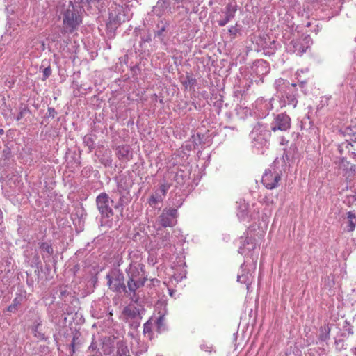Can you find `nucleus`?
I'll use <instances>...</instances> for the list:
<instances>
[{
    "label": "nucleus",
    "instance_id": "nucleus-1",
    "mask_svg": "<svg viewBox=\"0 0 356 356\" xmlns=\"http://www.w3.org/2000/svg\"><path fill=\"white\" fill-rule=\"evenodd\" d=\"M82 7L78 1L70 0L67 4L64 3L58 8L60 17L63 19L61 33H72L77 30L82 23L81 13Z\"/></svg>",
    "mask_w": 356,
    "mask_h": 356
},
{
    "label": "nucleus",
    "instance_id": "nucleus-2",
    "mask_svg": "<svg viewBox=\"0 0 356 356\" xmlns=\"http://www.w3.org/2000/svg\"><path fill=\"white\" fill-rule=\"evenodd\" d=\"M274 86L277 93L279 94L281 107L289 105L294 108L298 103L296 84L290 83L288 81L280 78L275 80Z\"/></svg>",
    "mask_w": 356,
    "mask_h": 356
},
{
    "label": "nucleus",
    "instance_id": "nucleus-3",
    "mask_svg": "<svg viewBox=\"0 0 356 356\" xmlns=\"http://www.w3.org/2000/svg\"><path fill=\"white\" fill-rule=\"evenodd\" d=\"M132 14L128 6H123L113 3L108 8V19L106 23V29L111 33H113L123 22L129 21Z\"/></svg>",
    "mask_w": 356,
    "mask_h": 356
},
{
    "label": "nucleus",
    "instance_id": "nucleus-4",
    "mask_svg": "<svg viewBox=\"0 0 356 356\" xmlns=\"http://www.w3.org/2000/svg\"><path fill=\"white\" fill-rule=\"evenodd\" d=\"M107 284L108 288L116 293H127L123 273L118 268L111 270L107 275Z\"/></svg>",
    "mask_w": 356,
    "mask_h": 356
},
{
    "label": "nucleus",
    "instance_id": "nucleus-5",
    "mask_svg": "<svg viewBox=\"0 0 356 356\" xmlns=\"http://www.w3.org/2000/svg\"><path fill=\"white\" fill-rule=\"evenodd\" d=\"M250 138L253 140L254 145L257 144L266 145L271 136V131L268 129L266 124L257 122L251 131Z\"/></svg>",
    "mask_w": 356,
    "mask_h": 356
},
{
    "label": "nucleus",
    "instance_id": "nucleus-6",
    "mask_svg": "<svg viewBox=\"0 0 356 356\" xmlns=\"http://www.w3.org/2000/svg\"><path fill=\"white\" fill-rule=\"evenodd\" d=\"M282 172L277 170L274 166L266 170L262 176L261 182L268 189H274L278 186V183L281 180Z\"/></svg>",
    "mask_w": 356,
    "mask_h": 356
},
{
    "label": "nucleus",
    "instance_id": "nucleus-7",
    "mask_svg": "<svg viewBox=\"0 0 356 356\" xmlns=\"http://www.w3.org/2000/svg\"><path fill=\"white\" fill-rule=\"evenodd\" d=\"M110 198L107 193H101L96 197V205L102 219L111 218L114 213L109 204Z\"/></svg>",
    "mask_w": 356,
    "mask_h": 356
},
{
    "label": "nucleus",
    "instance_id": "nucleus-8",
    "mask_svg": "<svg viewBox=\"0 0 356 356\" xmlns=\"http://www.w3.org/2000/svg\"><path fill=\"white\" fill-rule=\"evenodd\" d=\"M117 197H118V200L114 205V208L115 209H120L121 212H122L124 207L127 205L131 200L129 191L124 188L122 185H118L117 190L113 191V195H112L113 198L111 200V202L113 203V198Z\"/></svg>",
    "mask_w": 356,
    "mask_h": 356
},
{
    "label": "nucleus",
    "instance_id": "nucleus-9",
    "mask_svg": "<svg viewBox=\"0 0 356 356\" xmlns=\"http://www.w3.org/2000/svg\"><path fill=\"white\" fill-rule=\"evenodd\" d=\"M338 168L341 170L342 176L346 182H351L356 176V165L351 163L344 157L339 160Z\"/></svg>",
    "mask_w": 356,
    "mask_h": 356
},
{
    "label": "nucleus",
    "instance_id": "nucleus-10",
    "mask_svg": "<svg viewBox=\"0 0 356 356\" xmlns=\"http://www.w3.org/2000/svg\"><path fill=\"white\" fill-rule=\"evenodd\" d=\"M291 127V118L286 113H280L275 116L270 124L271 131H286Z\"/></svg>",
    "mask_w": 356,
    "mask_h": 356
},
{
    "label": "nucleus",
    "instance_id": "nucleus-11",
    "mask_svg": "<svg viewBox=\"0 0 356 356\" xmlns=\"http://www.w3.org/2000/svg\"><path fill=\"white\" fill-rule=\"evenodd\" d=\"M177 210L176 209H164L159 216V222L163 227H173L177 223Z\"/></svg>",
    "mask_w": 356,
    "mask_h": 356
},
{
    "label": "nucleus",
    "instance_id": "nucleus-12",
    "mask_svg": "<svg viewBox=\"0 0 356 356\" xmlns=\"http://www.w3.org/2000/svg\"><path fill=\"white\" fill-rule=\"evenodd\" d=\"M144 269L145 266L143 264H130L126 269L128 280H131V282H133L135 280L147 278Z\"/></svg>",
    "mask_w": 356,
    "mask_h": 356
},
{
    "label": "nucleus",
    "instance_id": "nucleus-13",
    "mask_svg": "<svg viewBox=\"0 0 356 356\" xmlns=\"http://www.w3.org/2000/svg\"><path fill=\"white\" fill-rule=\"evenodd\" d=\"M238 10V6L236 2H231L227 4L223 13L225 17L217 21L218 24L220 26H225L235 16V14Z\"/></svg>",
    "mask_w": 356,
    "mask_h": 356
},
{
    "label": "nucleus",
    "instance_id": "nucleus-14",
    "mask_svg": "<svg viewBox=\"0 0 356 356\" xmlns=\"http://www.w3.org/2000/svg\"><path fill=\"white\" fill-rule=\"evenodd\" d=\"M237 204V216L241 221L248 220L251 218V213L249 209L248 204L243 200L236 202Z\"/></svg>",
    "mask_w": 356,
    "mask_h": 356
},
{
    "label": "nucleus",
    "instance_id": "nucleus-15",
    "mask_svg": "<svg viewBox=\"0 0 356 356\" xmlns=\"http://www.w3.org/2000/svg\"><path fill=\"white\" fill-rule=\"evenodd\" d=\"M104 1L105 0H78V2L83 8L86 7L88 10L90 9L98 11H101L104 7Z\"/></svg>",
    "mask_w": 356,
    "mask_h": 356
},
{
    "label": "nucleus",
    "instance_id": "nucleus-16",
    "mask_svg": "<svg viewBox=\"0 0 356 356\" xmlns=\"http://www.w3.org/2000/svg\"><path fill=\"white\" fill-rule=\"evenodd\" d=\"M115 154L120 160L130 161L133 157L131 149L129 145H119L115 148Z\"/></svg>",
    "mask_w": 356,
    "mask_h": 356
},
{
    "label": "nucleus",
    "instance_id": "nucleus-17",
    "mask_svg": "<svg viewBox=\"0 0 356 356\" xmlns=\"http://www.w3.org/2000/svg\"><path fill=\"white\" fill-rule=\"evenodd\" d=\"M170 22L165 18H161L156 25V29L154 30L155 36L159 38L161 40L164 39Z\"/></svg>",
    "mask_w": 356,
    "mask_h": 356
},
{
    "label": "nucleus",
    "instance_id": "nucleus-18",
    "mask_svg": "<svg viewBox=\"0 0 356 356\" xmlns=\"http://www.w3.org/2000/svg\"><path fill=\"white\" fill-rule=\"evenodd\" d=\"M168 8L170 9L169 0H158L156 4L153 7V12L161 17Z\"/></svg>",
    "mask_w": 356,
    "mask_h": 356
},
{
    "label": "nucleus",
    "instance_id": "nucleus-19",
    "mask_svg": "<svg viewBox=\"0 0 356 356\" xmlns=\"http://www.w3.org/2000/svg\"><path fill=\"white\" fill-rule=\"evenodd\" d=\"M26 300V291H21L19 293L17 294L16 297L14 298L13 301V304H11L8 308V312H10L12 309L18 310L20 309V305L24 303Z\"/></svg>",
    "mask_w": 356,
    "mask_h": 356
},
{
    "label": "nucleus",
    "instance_id": "nucleus-20",
    "mask_svg": "<svg viewBox=\"0 0 356 356\" xmlns=\"http://www.w3.org/2000/svg\"><path fill=\"white\" fill-rule=\"evenodd\" d=\"M147 280V278L135 280L133 282L128 280L127 286V291H129L130 293H133V296H135L136 290L143 286Z\"/></svg>",
    "mask_w": 356,
    "mask_h": 356
},
{
    "label": "nucleus",
    "instance_id": "nucleus-21",
    "mask_svg": "<svg viewBox=\"0 0 356 356\" xmlns=\"http://www.w3.org/2000/svg\"><path fill=\"white\" fill-rule=\"evenodd\" d=\"M346 232H352L356 227V214L355 211H350L347 213Z\"/></svg>",
    "mask_w": 356,
    "mask_h": 356
},
{
    "label": "nucleus",
    "instance_id": "nucleus-22",
    "mask_svg": "<svg viewBox=\"0 0 356 356\" xmlns=\"http://www.w3.org/2000/svg\"><path fill=\"white\" fill-rule=\"evenodd\" d=\"M39 248L42 251V257L49 258L54 253V250L51 243L47 242H42L39 243Z\"/></svg>",
    "mask_w": 356,
    "mask_h": 356
},
{
    "label": "nucleus",
    "instance_id": "nucleus-23",
    "mask_svg": "<svg viewBox=\"0 0 356 356\" xmlns=\"http://www.w3.org/2000/svg\"><path fill=\"white\" fill-rule=\"evenodd\" d=\"M7 5L6 6V11L7 15L10 19H12V16L17 13L19 6L16 3L17 0H6Z\"/></svg>",
    "mask_w": 356,
    "mask_h": 356
},
{
    "label": "nucleus",
    "instance_id": "nucleus-24",
    "mask_svg": "<svg viewBox=\"0 0 356 356\" xmlns=\"http://www.w3.org/2000/svg\"><path fill=\"white\" fill-rule=\"evenodd\" d=\"M86 356H102L99 344L92 339L90 345L86 350Z\"/></svg>",
    "mask_w": 356,
    "mask_h": 356
},
{
    "label": "nucleus",
    "instance_id": "nucleus-25",
    "mask_svg": "<svg viewBox=\"0 0 356 356\" xmlns=\"http://www.w3.org/2000/svg\"><path fill=\"white\" fill-rule=\"evenodd\" d=\"M256 248V244L252 241L251 238H246L244 241V243L243 244V246H241L239 248V252L241 254L245 253V250L250 252L252 250H254Z\"/></svg>",
    "mask_w": 356,
    "mask_h": 356
},
{
    "label": "nucleus",
    "instance_id": "nucleus-26",
    "mask_svg": "<svg viewBox=\"0 0 356 356\" xmlns=\"http://www.w3.org/2000/svg\"><path fill=\"white\" fill-rule=\"evenodd\" d=\"M115 356H130L129 349L123 341H118L117 343V353Z\"/></svg>",
    "mask_w": 356,
    "mask_h": 356
},
{
    "label": "nucleus",
    "instance_id": "nucleus-27",
    "mask_svg": "<svg viewBox=\"0 0 356 356\" xmlns=\"http://www.w3.org/2000/svg\"><path fill=\"white\" fill-rule=\"evenodd\" d=\"M99 161L105 167H110L112 164L111 152L106 150L104 154L99 158Z\"/></svg>",
    "mask_w": 356,
    "mask_h": 356
},
{
    "label": "nucleus",
    "instance_id": "nucleus-28",
    "mask_svg": "<svg viewBox=\"0 0 356 356\" xmlns=\"http://www.w3.org/2000/svg\"><path fill=\"white\" fill-rule=\"evenodd\" d=\"M165 318L164 316H160L159 318H153V325H155L159 332H162L165 330V325L164 323Z\"/></svg>",
    "mask_w": 356,
    "mask_h": 356
},
{
    "label": "nucleus",
    "instance_id": "nucleus-29",
    "mask_svg": "<svg viewBox=\"0 0 356 356\" xmlns=\"http://www.w3.org/2000/svg\"><path fill=\"white\" fill-rule=\"evenodd\" d=\"M31 113L30 109L26 106H22L19 108V112L16 117V120L19 121L20 120L30 115Z\"/></svg>",
    "mask_w": 356,
    "mask_h": 356
},
{
    "label": "nucleus",
    "instance_id": "nucleus-30",
    "mask_svg": "<svg viewBox=\"0 0 356 356\" xmlns=\"http://www.w3.org/2000/svg\"><path fill=\"white\" fill-rule=\"evenodd\" d=\"M293 47L295 49L294 51H297V54H299L301 55V54H304L305 52H306L307 49L308 48V46L305 47L301 43H300L298 42H294Z\"/></svg>",
    "mask_w": 356,
    "mask_h": 356
},
{
    "label": "nucleus",
    "instance_id": "nucleus-31",
    "mask_svg": "<svg viewBox=\"0 0 356 356\" xmlns=\"http://www.w3.org/2000/svg\"><path fill=\"white\" fill-rule=\"evenodd\" d=\"M163 200L161 195L156 193L154 195H152L149 198L148 202L151 206H155L158 202H160Z\"/></svg>",
    "mask_w": 356,
    "mask_h": 356
},
{
    "label": "nucleus",
    "instance_id": "nucleus-32",
    "mask_svg": "<svg viewBox=\"0 0 356 356\" xmlns=\"http://www.w3.org/2000/svg\"><path fill=\"white\" fill-rule=\"evenodd\" d=\"M170 234L168 233L165 234V235L162 236L161 238H160L161 241L158 243V245L160 248L167 246L168 245L170 244Z\"/></svg>",
    "mask_w": 356,
    "mask_h": 356
},
{
    "label": "nucleus",
    "instance_id": "nucleus-33",
    "mask_svg": "<svg viewBox=\"0 0 356 356\" xmlns=\"http://www.w3.org/2000/svg\"><path fill=\"white\" fill-rule=\"evenodd\" d=\"M51 74V69L50 66L46 67L42 71V81L47 79Z\"/></svg>",
    "mask_w": 356,
    "mask_h": 356
},
{
    "label": "nucleus",
    "instance_id": "nucleus-34",
    "mask_svg": "<svg viewBox=\"0 0 356 356\" xmlns=\"http://www.w3.org/2000/svg\"><path fill=\"white\" fill-rule=\"evenodd\" d=\"M238 282L245 284L247 285L250 283V279L247 275H238L237 277Z\"/></svg>",
    "mask_w": 356,
    "mask_h": 356
},
{
    "label": "nucleus",
    "instance_id": "nucleus-35",
    "mask_svg": "<svg viewBox=\"0 0 356 356\" xmlns=\"http://www.w3.org/2000/svg\"><path fill=\"white\" fill-rule=\"evenodd\" d=\"M113 350V346L108 347L106 345H103L102 346V355L104 356H108Z\"/></svg>",
    "mask_w": 356,
    "mask_h": 356
},
{
    "label": "nucleus",
    "instance_id": "nucleus-36",
    "mask_svg": "<svg viewBox=\"0 0 356 356\" xmlns=\"http://www.w3.org/2000/svg\"><path fill=\"white\" fill-rule=\"evenodd\" d=\"M239 29H238V24L236 23L234 26H232L229 29V33L234 35V37L236 35V34L238 33Z\"/></svg>",
    "mask_w": 356,
    "mask_h": 356
},
{
    "label": "nucleus",
    "instance_id": "nucleus-37",
    "mask_svg": "<svg viewBox=\"0 0 356 356\" xmlns=\"http://www.w3.org/2000/svg\"><path fill=\"white\" fill-rule=\"evenodd\" d=\"M151 40H152V38H151V35L149 33L141 36L140 41V46L144 43L149 42Z\"/></svg>",
    "mask_w": 356,
    "mask_h": 356
},
{
    "label": "nucleus",
    "instance_id": "nucleus-38",
    "mask_svg": "<svg viewBox=\"0 0 356 356\" xmlns=\"http://www.w3.org/2000/svg\"><path fill=\"white\" fill-rule=\"evenodd\" d=\"M170 186L168 184H163L160 186V191L163 196H165L167 193V191L169 190Z\"/></svg>",
    "mask_w": 356,
    "mask_h": 356
},
{
    "label": "nucleus",
    "instance_id": "nucleus-39",
    "mask_svg": "<svg viewBox=\"0 0 356 356\" xmlns=\"http://www.w3.org/2000/svg\"><path fill=\"white\" fill-rule=\"evenodd\" d=\"M57 115V112L56 111L55 108L53 107H49L47 110V115L49 118H55V116Z\"/></svg>",
    "mask_w": 356,
    "mask_h": 356
},
{
    "label": "nucleus",
    "instance_id": "nucleus-40",
    "mask_svg": "<svg viewBox=\"0 0 356 356\" xmlns=\"http://www.w3.org/2000/svg\"><path fill=\"white\" fill-rule=\"evenodd\" d=\"M84 142L89 147L90 150L94 148V143L91 138H85Z\"/></svg>",
    "mask_w": 356,
    "mask_h": 356
},
{
    "label": "nucleus",
    "instance_id": "nucleus-41",
    "mask_svg": "<svg viewBox=\"0 0 356 356\" xmlns=\"http://www.w3.org/2000/svg\"><path fill=\"white\" fill-rule=\"evenodd\" d=\"M186 79H187V81L185 82V84L193 86L195 84V83L196 82V79L195 78H193L191 76H187Z\"/></svg>",
    "mask_w": 356,
    "mask_h": 356
},
{
    "label": "nucleus",
    "instance_id": "nucleus-42",
    "mask_svg": "<svg viewBox=\"0 0 356 356\" xmlns=\"http://www.w3.org/2000/svg\"><path fill=\"white\" fill-rule=\"evenodd\" d=\"M149 325H153V318H152L150 320H149L145 325H144V332H147L149 329Z\"/></svg>",
    "mask_w": 356,
    "mask_h": 356
},
{
    "label": "nucleus",
    "instance_id": "nucleus-43",
    "mask_svg": "<svg viewBox=\"0 0 356 356\" xmlns=\"http://www.w3.org/2000/svg\"><path fill=\"white\" fill-rule=\"evenodd\" d=\"M74 346H75V337H74L73 341L70 344V353L72 355L75 352Z\"/></svg>",
    "mask_w": 356,
    "mask_h": 356
},
{
    "label": "nucleus",
    "instance_id": "nucleus-44",
    "mask_svg": "<svg viewBox=\"0 0 356 356\" xmlns=\"http://www.w3.org/2000/svg\"><path fill=\"white\" fill-rule=\"evenodd\" d=\"M134 0H121L123 6H127V3L133 1Z\"/></svg>",
    "mask_w": 356,
    "mask_h": 356
},
{
    "label": "nucleus",
    "instance_id": "nucleus-45",
    "mask_svg": "<svg viewBox=\"0 0 356 356\" xmlns=\"http://www.w3.org/2000/svg\"><path fill=\"white\" fill-rule=\"evenodd\" d=\"M350 157H351L352 159H355V160H356V153H355V152H352L350 153Z\"/></svg>",
    "mask_w": 356,
    "mask_h": 356
},
{
    "label": "nucleus",
    "instance_id": "nucleus-46",
    "mask_svg": "<svg viewBox=\"0 0 356 356\" xmlns=\"http://www.w3.org/2000/svg\"><path fill=\"white\" fill-rule=\"evenodd\" d=\"M123 312H131V310H130V309H129L127 307H125V308L124 309Z\"/></svg>",
    "mask_w": 356,
    "mask_h": 356
},
{
    "label": "nucleus",
    "instance_id": "nucleus-47",
    "mask_svg": "<svg viewBox=\"0 0 356 356\" xmlns=\"http://www.w3.org/2000/svg\"><path fill=\"white\" fill-rule=\"evenodd\" d=\"M309 40H310V38L309 37H305L304 40H307V43H308Z\"/></svg>",
    "mask_w": 356,
    "mask_h": 356
},
{
    "label": "nucleus",
    "instance_id": "nucleus-48",
    "mask_svg": "<svg viewBox=\"0 0 356 356\" xmlns=\"http://www.w3.org/2000/svg\"><path fill=\"white\" fill-rule=\"evenodd\" d=\"M325 332L328 334V333H329V332H330V329H328V328H327H327H325Z\"/></svg>",
    "mask_w": 356,
    "mask_h": 356
},
{
    "label": "nucleus",
    "instance_id": "nucleus-49",
    "mask_svg": "<svg viewBox=\"0 0 356 356\" xmlns=\"http://www.w3.org/2000/svg\"><path fill=\"white\" fill-rule=\"evenodd\" d=\"M108 314L109 316H112V314H113V313H111V312H109Z\"/></svg>",
    "mask_w": 356,
    "mask_h": 356
},
{
    "label": "nucleus",
    "instance_id": "nucleus-50",
    "mask_svg": "<svg viewBox=\"0 0 356 356\" xmlns=\"http://www.w3.org/2000/svg\"><path fill=\"white\" fill-rule=\"evenodd\" d=\"M3 132V129H0V134H2Z\"/></svg>",
    "mask_w": 356,
    "mask_h": 356
},
{
    "label": "nucleus",
    "instance_id": "nucleus-51",
    "mask_svg": "<svg viewBox=\"0 0 356 356\" xmlns=\"http://www.w3.org/2000/svg\"><path fill=\"white\" fill-rule=\"evenodd\" d=\"M322 339L325 340L327 339V336H325L324 338H322Z\"/></svg>",
    "mask_w": 356,
    "mask_h": 356
}]
</instances>
